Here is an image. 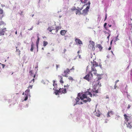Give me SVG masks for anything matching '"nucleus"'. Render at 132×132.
Instances as JSON below:
<instances>
[{
    "instance_id": "obj_9",
    "label": "nucleus",
    "mask_w": 132,
    "mask_h": 132,
    "mask_svg": "<svg viewBox=\"0 0 132 132\" xmlns=\"http://www.w3.org/2000/svg\"><path fill=\"white\" fill-rule=\"evenodd\" d=\"M91 92L93 94V95L94 96H97V95L96 94L98 93V89L97 90H95V89H92Z\"/></svg>"
},
{
    "instance_id": "obj_23",
    "label": "nucleus",
    "mask_w": 132,
    "mask_h": 132,
    "mask_svg": "<svg viewBox=\"0 0 132 132\" xmlns=\"http://www.w3.org/2000/svg\"><path fill=\"white\" fill-rule=\"evenodd\" d=\"M34 48V44L33 42L31 44V48L30 49V51L31 52H32Z\"/></svg>"
},
{
    "instance_id": "obj_3",
    "label": "nucleus",
    "mask_w": 132,
    "mask_h": 132,
    "mask_svg": "<svg viewBox=\"0 0 132 132\" xmlns=\"http://www.w3.org/2000/svg\"><path fill=\"white\" fill-rule=\"evenodd\" d=\"M88 95H89L90 97H92L93 95L90 92H87L85 93V94H83L82 96L80 97V98L82 100H83L84 98H87V96Z\"/></svg>"
},
{
    "instance_id": "obj_15",
    "label": "nucleus",
    "mask_w": 132,
    "mask_h": 132,
    "mask_svg": "<svg viewBox=\"0 0 132 132\" xmlns=\"http://www.w3.org/2000/svg\"><path fill=\"white\" fill-rule=\"evenodd\" d=\"M29 73L31 76L33 77L34 78H35L36 77V75L35 74H34L33 73V71L32 70H30Z\"/></svg>"
},
{
    "instance_id": "obj_39",
    "label": "nucleus",
    "mask_w": 132,
    "mask_h": 132,
    "mask_svg": "<svg viewBox=\"0 0 132 132\" xmlns=\"http://www.w3.org/2000/svg\"><path fill=\"white\" fill-rule=\"evenodd\" d=\"M97 81L98 82L97 85H99L100 86H101V84L100 83V82L99 81Z\"/></svg>"
},
{
    "instance_id": "obj_47",
    "label": "nucleus",
    "mask_w": 132,
    "mask_h": 132,
    "mask_svg": "<svg viewBox=\"0 0 132 132\" xmlns=\"http://www.w3.org/2000/svg\"><path fill=\"white\" fill-rule=\"evenodd\" d=\"M104 32L105 34H107L108 35V33H109L106 31H104Z\"/></svg>"
},
{
    "instance_id": "obj_38",
    "label": "nucleus",
    "mask_w": 132,
    "mask_h": 132,
    "mask_svg": "<svg viewBox=\"0 0 132 132\" xmlns=\"http://www.w3.org/2000/svg\"><path fill=\"white\" fill-rule=\"evenodd\" d=\"M108 36H107V39H109V37L110 36V33H108Z\"/></svg>"
},
{
    "instance_id": "obj_32",
    "label": "nucleus",
    "mask_w": 132,
    "mask_h": 132,
    "mask_svg": "<svg viewBox=\"0 0 132 132\" xmlns=\"http://www.w3.org/2000/svg\"><path fill=\"white\" fill-rule=\"evenodd\" d=\"M16 51L18 52L19 53V55H20V51L19 49H16Z\"/></svg>"
},
{
    "instance_id": "obj_52",
    "label": "nucleus",
    "mask_w": 132,
    "mask_h": 132,
    "mask_svg": "<svg viewBox=\"0 0 132 132\" xmlns=\"http://www.w3.org/2000/svg\"><path fill=\"white\" fill-rule=\"evenodd\" d=\"M23 12L22 11H21V13H20V14L21 15H22V13Z\"/></svg>"
},
{
    "instance_id": "obj_5",
    "label": "nucleus",
    "mask_w": 132,
    "mask_h": 132,
    "mask_svg": "<svg viewBox=\"0 0 132 132\" xmlns=\"http://www.w3.org/2000/svg\"><path fill=\"white\" fill-rule=\"evenodd\" d=\"M93 77V75L91 72H89V73L84 77V78L88 81H89Z\"/></svg>"
},
{
    "instance_id": "obj_18",
    "label": "nucleus",
    "mask_w": 132,
    "mask_h": 132,
    "mask_svg": "<svg viewBox=\"0 0 132 132\" xmlns=\"http://www.w3.org/2000/svg\"><path fill=\"white\" fill-rule=\"evenodd\" d=\"M86 98L87 100L83 101V102H84L85 103H86L87 102H90L91 101V99L89 98V97H88L87 96V98Z\"/></svg>"
},
{
    "instance_id": "obj_21",
    "label": "nucleus",
    "mask_w": 132,
    "mask_h": 132,
    "mask_svg": "<svg viewBox=\"0 0 132 132\" xmlns=\"http://www.w3.org/2000/svg\"><path fill=\"white\" fill-rule=\"evenodd\" d=\"M97 47L99 49L100 51H101L102 49V47L101 46V44H98L97 45Z\"/></svg>"
},
{
    "instance_id": "obj_29",
    "label": "nucleus",
    "mask_w": 132,
    "mask_h": 132,
    "mask_svg": "<svg viewBox=\"0 0 132 132\" xmlns=\"http://www.w3.org/2000/svg\"><path fill=\"white\" fill-rule=\"evenodd\" d=\"M5 33H4L3 31L1 30L0 31V36L3 35H4Z\"/></svg>"
},
{
    "instance_id": "obj_54",
    "label": "nucleus",
    "mask_w": 132,
    "mask_h": 132,
    "mask_svg": "<svg viewBox=\"0 0 132 132\" xmlns=\"http://www.w3.org/2000/svg\"><path fill=\"white\" fill-rule=\"evenodd\" d=\"M108 26H109V27H110L111 26V25L108 24Z\"/></svg>"
},
{
    "instance_id": "obj_14",
    "label": "nucleus",
    "mask_w": 132,
    "mask_h": 132,
    "mask_svg": "<svg viewBox=\"0 0 132 132\" xmlns=\"http://www.w3.org/2000/svg\"><path fill=\"white\" fill-rule=\"evenodd\" d=\"M131 122H128L126 123L127 127L129 129H131L132 127V126L131 124Z\"/></svg>"
},
{
    "instance_id": "obj_45",
    "label": "nucleus",
    "mask_w": 132,
    "mask_h": 132,
    "mask_svg": "<svg viewBox=\"0 0 132 132\" xmlns=\"http://www.w3.org/2000/svg\"><path fill=\"white\" fill-rule=\"evenodd\" d=\"M59 66V65H57V64H56V68L57 69L58 68Z\"/></svg>"
},
{
    "instance_id": "obj_37",
    "label": "nucleus",
    "mask_w": 132,
    "mask_h": 132,
    "mask_svg": "<svg viewBox=\"0 0 132 132\" xmlns=\"http://www.w3.org/2000/svg\"><path fill=\"white\" fill-rule=\"evenodd\" d=\"M68 78H69V79L70 80H73V78L71 77H70V76Z\"/></svg>"
},
{
    "instance_id": "obj_7",
    "label": "nucleus",
    "mask_w": 132,
    "mask_h": 132,
    "mask_svg": "<svg viewBox=\"0 0 132 132\" xmlns=\"http://www.w3.org/2000/svg\"><path fill=\"white\" fill-rule=\"evenodd\" d=\"M32 86L30 85L29 86L28 88L25 91V95H29L30 96V89H32Z\"/></svg>"
},
{
    "instance_id": "obj_26",
    "label": "nucleus",
    "mask_w": 132,
    "mask_h": 132,
    "mask_svg": "<svg viewBox=\"0 0 132 132\" xmlns=\"http://www.w3.org/2000/svg\"><path fill=\"white\" fill-rule=\"evenodd\" d=\"M48 44L47 42L44 41L43 42V45L44 46H45Z\"/></svg>"
},
{
    "instance_id": "obj_55",
    "label": "nucleus",
    "mask_w": 132,
    "mask_h": 132,
    "mask_svg": "<svg viewBox=\"0 0 132 132\" xmlns=\"http://www.w3.org/2000/svg\"><path fill=\"white\" fill-rule=\"evenodd\" d=\"M38 44H36V46L37 49L38 48Z\"/></svg>"
},
{
    "instance_id": "obj_42",
    "label": "nucleus",
    "mask_w": 132,
    "mask_h": 132,
    "mask_svg": "<svg viewBox=\"0 0 132 132\" xmlns=\"http://www.w3.org/2000/svg\"><path fill=\"white\" fill-rule=\"evenodd\" d=\"M114 89H116L117 87V84H115L114 86Z\"/></svg>"
},
{
    "instance_id": "obj_53",
    "label": "nucleus",
    "mask_w": 132,
    "mask_h": 132,
    "mask_svg": "<svg viewBox=\"0 0 132 132\" xmlns=\"http://www.w3.org/2000/svg\"><path fill=\"white\" fill-rule=\"evenodd\" d=\"M112 40L111 41V42H110V45H111H111H112Z\"/></svg>"
},
{
    "instance_id": "obj_59",
    "label": "nucleus",
    "mask_w": 132,
    "mask_h": 132,
    "mask_svg": "<svg viewBox=\"0 0 132 132\" xmlns=\"http://www.w3.org/2000/svg\"><path fill=\"white\" fill-rule=\"evenodd\" d=\"M106 16H105V20H106Z\"/></svg>"
},
{
    "instance_id": "obj_61",
    "label": "nucleus",
    "mask_w": 132,
    "mask_h": 132,
    "mask_svg": "<svg viewBox=\"0 0 132 132\" xmlns=\"http://www.w3.org/2000/svg\"><path fill=\"white\" fill-rule=\"evenodd\" d=\"M15 34H17V31H16V32H15Z\"/></svg>"
},
{
    "instance_id": "obj_64",
    "label": "nucleus",
    "mask_w": 132,
    "mask_h": 132,
    "mask_svg": "<svg viewBox=\"0 0 132 132\" xmlns=\"http://www.w3.org/2000/svg\"><path fill=\"white\" fill-rule=\"evenodd\" d=\"M82 104V102H81V103H80V104Z\"/></svg>"
},
{
    "instance_id": "obj_63",
    "label": "nucleus",
    "mask_w": 132,
    "mask_h": 132,
    "mask_svg": "<svg viewBox=\"0 0 132 132\" xmlns=\"http://www.w3.org/2000/svg\"><path fill=\"white\" fill-rule=\"evenodd\" d=\"M95 81H94V82H93V84H94V83H95Z\"/></svg>"
},
{
    "instance_id": "obj_28",
    "label": "nucleus",
    "mask_w": 132,
    "mask_h": 132,
    "mask_svg": "<svg viewBox=\"0 0 132 132\" xmlns=\"http://www.w3.org/2000/svg\"><path fill=\"white\" fill-rule=\"evenodd\" d=\"M88 0H80L82 3H86Z\"/></svg>"
},
{
    "instance_id": "obj_6",
    "label": "nucleus",
    "mask_w": 132,
    "mask_h": 132,
    "mask_svg": "<svg viewBox=\"0 0 132 132\" xmlns=\"http://www.w3.org/2000/svg\"><path fill=\"white\" fill-rule=\"evenodd\" d=\"M89 43L90 44L89 45V48L92 49V50H94L95 49L94 42L93 41H90Z\"/></svg>"
},
{
    "instance_id": "obj_25",
    "label": "nucleus",
    "mask_w": 132,
    "mask_h": 132,
    "mask_svg": "<svg viewBox=\"0 0 132 132\" xmlns=\"http://www.w3.org/2000/svg\"><path fill=\"white\" fill-rule=\"evenodd\" d=\"M96 75L98 77V80H98H99L101 79V76L100 75L98 74H97Z\"/></svg>"
},
{
    "instance_id": "obj_24",
    "label": "nucleus",
    "mask_w": 132,
    "mask_h": 132,
    "mask_svg": "<svg viewBox=\"0 0 132 132\" xmlns=\"http://www.w3.org/2000/svg\"><path fill=\"white\" fill-rule=\"evenodd\" d=\"M55 81L54 80H53V85L54 87H56L57 86V84L56 83H55Z\"/></svg>"
},
{
    "instance_id": "obj_10",
    "label": "nucleus",
    "mask_w": 132,
    "mask_h": 132,
    "mask_svg": "<svg viewBox=\"0 0 132 132\" xmlns=\"http://www.w3.org/2000/svg\"><path fill=\"white\" fill-rule=\"evenodd\" d=\"M61 27L60 26H56L55 29H54V30L55 31V32H52V33L53 34H55L56 33H57L58 32L59 29H61Z\"/></svg>"
},
{
    "instance_id": "obj_8",
    "label": "nucleus",
    "mask_w": 132,
    "mask_h": 132,
    "mask_svg": "<svg viewBox=\"0 0 132 132\" xmlns=\"http://www.w3.org/2000/svg\"><path fill=\"white\" fill-rule=\"evenodd\" d=\"M57 93H61L62 94V93H65L67 92L66 88H60L59 90H57L56 91Z\"/></svg>"
},
{
    "instance_id": "obj_11",
    "label": "nucleus",
    "mask_w": 132,
    "mask_h": 132,
    "mask_svg": "<svg viewBox=\"0 0 132 132\" xmlns=\"http://www.w3.org/2000/svg\"><path fill=\"white\" fill-rule=\"evenodd\" d=\"M75 41L76 42L77 44H79L80 45V44H82V43L81 40L78 38H76L75 39Z\"/></svg>"
},
{
    "instance_id": "obj_2",
    "label": "nucleus",
    "mask_w": 132,
    "mask_h": 132,
    "mask_svg": "<svg viewBox=\"0 0 132 132\" xmlns=\"http://www.w3.org/2000/svg\"><path fill=\"white\" fill-rule=\"evenodd\" d=\"M90 2L89 1L88 2L87 4H86V5H88L86 8L82 11V12L81 13V14H84V15H86L89 11V9L90 8Z\"/></svg>"
},
{
    "instance_id": "obj_44",
    "label": "nucleus",
    "mask_w": 132,
    "mask_h": 132,
    "mask_svg": "<svg viewBox=\"0 0 132 132\" xmlns=\"http://www.w3.org/2000/svg\"><path fill=\"white\" fill-rule=\"evenodd\" d=\"M119 81V80H117L115 82V84H117V83Z\"/></svg>"
},
{
    "instance_id": "obj_27",
    "label": "nucleus",
    "mask_w": 132,
    "mask_h": 132,
    "mask_svg": "<svg viewBox=\"0 0 132 132\" xmlns=\"http://www.w3.org/2000/svg\"><path fill=\"white\" fill-rule=\"evenodd\" d=\"M39 40V38L38 36L37 37V39L36 42V44H38Z\"/></svg>"
},
{
    "instance_id": "obj_19",
    "label": "nucleus",
    "mask_w": 132,
    "mask_h": 132,
    "mask_svg": "<svg viewBox=\"0 0 132 132\" xmlns=\"http://www.w3.org/2000/svg\"><path fill=\"white\" fill-rule=\"evenodd\" d=\"M47 30L50 32H51L52 31L54 30L53 27L52 26L49 27L47 28Z\"/></svg>"
},
{
    "instance_id": "obj_43",
    "label": "nucleus",
    "mask_w": 132,
    "mask_h": 132,
    "mask_svg": "<svg viewBox=\"0 0 132 132\" xmlns=\"http://www.w3.org/2000/svg\"><path fill=\"white\" fill-rule=\"evenodd\" d=\"M69 85H68V84H67V85H65L64 86V87H69Z\"/></svg>"
},
{
    "instance_id": "obj_30",
    "label": "nucleus",
    "mask_w": 132,
    "mask_h": 132,
    "mask_svg": "<svg viewBox=\"0 0 132 132\" xmlns=\"http://www.w3.org/2000/svg\"><path fill=\"white\" fill-rule=\"evenodd\" d=\"M2 31H3L4 33L6 31V28H5L2 29L1 30Z\"/></svg>"
},
{
    "instance_id": "obj_40",
    "label": "nucleus",
    "mask_w": 132,
    "mask_h": 132,
    "mask_svg": "<svg viewBox=\"0 0 132 132\" xmlns=\"http://www.w3.org/2000/svg\"><path fill=\"white\" fill-rule=\"evenodd\" d=\"M33 28V26H32L31 28H30V29H28V30L29 31L31 30Z\"/></svg>"
},
{
    "instance_id": "obj_49",
    "label": "nucleus",
    "mask_w": 132,
    "mask_h": 132,
    "mask_svg": "<svg viewBox=\"0 0 132 132\" xmlns=\"http://www.w3.org/2000/svg\"><path fill=\"white\" fill-rule=\"evenodd\" d=\"M130 107V106L129 105H128V107H127V109H129Z\"/></svg>"
},
{
    "instance_id": "obj_34",
    "label": "nucleus",
    "mask_w": 132,
    "mask_h": 132,
    "mask_svg": "<svg viewBox=\"0 0 132 132\" xmlns=\"http://www.w3.org/2000/svg\"><path fill=\"white\" fill-rule=\"evenodd\" d=\"M25 95L26 96H25V99H24V100L26 101L28 99V96H29V95Z\"/></svg>"
},
{
    "instance_id": "obj_33",
    "label": "nucleus",
    "mask_w": 132,
    "mask_h": 132,
    "mask_svg": "<svg viewBox=\"0 0 132 132\" xmlns=\"http://www.w3.org/2000/svg\"><path fill=\"white\" fill-rule=\"evenodd\" d=\"M4 24V22L2 21L0 22V25H2Z\"/></svg>"
},
{
    "instance_id": "obj_60",
    "label": "nucleus",
    "mask_w": 132,
    "mask_h": 132,
    "mask_svg": "<svg viewBox=\"0 0 132 132\" xmlns=\"http://www.w3.org/2000/svg\"><path fill=\"white\" fill-rule=\"evenodd\" d=\"M88 68H89V66H88L87 67V69H88Z\"/></svg>"
},
{
    "instance_id": "obj_46",
    "label": "nucleus",
    "mask_w": 132,
    "mask_h": 132,
    "mask_svg": "<svg viewBox=\"0 0 132 132\" xmlns=\"http://www.w3.org/2000/svg\"><path fill=\"white\" fill-rule=\"evenodd\" d=\"M78 57L80 59L81 58V55H79V54H78Z\"/></svg>"
},
{
    "instance_id": "obj_51",
    "label": "nucleus",
    "mask_w": 132,
    "mask_h": 132,
    "mask_svg": "<svg viewBox=\"0 0 132 132\" xmlns=\"http://www.w3.org/2000/svg\"><path fill=\"white\" fill-rule=\"evenodd\" d=\"M111 46H110V47L108 48V50H111Z\"/></svg>"
},
{
    "instance_id": "obj_31",
    "label": "nucleus",
    "mask_w": 132,
    "mask_h": 132,
    "mask_svg": "<svg viewBox=\"0 0 132 132\" xmlns=\"http://www.w3.org/2000/svg\"><path fill=\"white\" fill-rule=\"evenodd\" d=\"M107 23H104V27L105 28V29L106 30H107V28L106 27V26L107 25Z\"/></svg>"
},
{
    "instance_id": "obj_62",
    "label": "nucleus",
    "mask_w": 132,
    "mask_h": 132,
    "mask_svg": "<svg viewBox=\"0 0 132 132\" xmlns=\"http://www.w3.org/2000/svg\"><path fill=\"white\" fill-rule=\"evenodd\" d=\"M111 52H112V53L113 54V52L112 51H111Z\"/></svg>"
},
{
    "instance_id": "obj_17",
    "label": "nucleus",
    "mask_w": 132,
    "mask_h": 132,
    "mask_svg": "<svg viewBox=\"0 0 132 132\" xmlns=\"http://www.w3.org/2000/svg\"><path fill=\"white\" fill-rule=\"evenodd\" d=\"M3 11L0 8V18H2L3 17Z\"/></svg>"
},
{
    "instance_id": "obj_35",
    "label": "nucleus",
    "mask_w": 132,
    "mask_h": 132,
    "mask_svg": "<svg viewBox=\"0 0 132 132\" xmlns=\"http://www.w3.org/2000/svg\"><path fill=\"white\" fill-rule=\"evenodd\" d=\"M60 83H61V84L63 83L64 82L63 80V79L62 78V79H60Z\"/></svg>"
},
{
    "instance_id": "obj_50",
    "label": "nucleus",
    "mask_w": 132,
    "mask_h": 132,
    "mask_svg": "<svg viewBox=\"0 0 132 132\" xmlns=\"http://www.w3.org/2000/svg\"><path fill=\"white\" fill-rule=\"evenodd\" d=\"M2 68H4L5 66V65L3 64H2Z\"/></svg>"
},
{
    "instance_id": "obj_22",
    "label": "nucleus",
    "mask_w": 132,
    "mask_h": 132,
    "mask_svg": "<svg viewBox=\"0 0 132 132\" xmlns=\"http://www.w3.org/2000/svg\"><path fill=\"white\" fill-rule=\"evenodd\" d=\"M76 14H78L79 15H80L81 14V12L79 10L76 9Z\"/></svg>"
},
{
    "instance_id": "obj_13",
    "label": "nucleus",
    "mask_w": 132,
    "mask_h": 132,
    "mask_svg": "<svg viewBox=\"0 0 132 132\" xmlns=\"http://www.w3.org/2000/svg\"><path fill=\"white\" fill-rule=\"evenodd\" d=\"M114 114V112L112 111H109L108 113L107 117H110V115H112Z\"/></svg>"
},
{
    "instance_id": "obj_16",
    "label": "nucleus",
    "mask_w": 132,
    "mask_h": 132,
    "mask_svg": "<svg viewBox=\"0 0 132 132\" xmlns=\"http://www.w3.org/2000/svg\"><path fill=\"white\" fill-rule=\"evenodd\" d=\"M67 32V31L65 30H61L60 31V34L62 36H64L65 35Z\"/></svg>"
},
{
    "instance_id": "obj_41",
    "label": "nucleus",
    "mask_w": 132,
    "mask_h": 132,
    "mask_svg": "<svg viewBox=\"0 0 132 132\" xmlns=\"http://www.w3.org/2000/svg\"><path fill=\"white\" fill-rule=\"evenodd\" d=\"M96 115L98 117H99L100 115V114L99 113H98V114H96Z\"/></svg>"
},
{
    "instance_id": "obj_12",
    "label": "nucleus",
    "mask_w": 132,
    "mask_h": 132,
    "mask_svg": "<svg viewBox=\"0 0 132 132\" xmlns=\"http://www.w3.org/2000/svg\"><path fill=\"white\" fill-rule=\"evenodd\" d=\"M124 116L125 117V121L127 122H128L129 120V119L130 118V117L127 116L126 114H125Z\"/></svg>"
},
{
    "instance_id": "obj_4",
    "label": "nucleus",
    "mask_w": 132,
    "mask_h": 132,
    "mask_svg": "<svg viewBox=\"0 0 132 132\" xmlns=\"http://www.w3.org/2000/svg\"><path fill=\"white\" fill-rule=\"evenodd\" d=\"M75 69V67L74 66H73L71 69H69L68 68H67L66 69V70H64V75L63 76L64 77H68V74H69V72H70V71H73Z\"/></svg>"
},
{
    "instance_id": "obj_58",
    "label": "nucleus",
    "mask_w": 132,
    "mask_h": 132,
    "mask_svg": "<svg viewBox=\"0 0 132 132\" xmlns=\"http://www.w3.org/2000/svg\"><path fill=\"white\" fill-rule=\"evenodd\" d=\"M106 98H109L108 96H107L106 97Z\"/></svg>"
},
{
    "instance_id": "obj_57",
    "label": "nucleus",
    "mask_w": 132,
    "mask_h": 132,
    "mask_svg": "<svg viewBox=\"0 0 132 132\" xmlns=\"http://www.w3.org/2000/svg\"><path fill=\"white\" fill-rule=\"evenodd\" d=\"M130 75L131 76H132V71H131L130 73Z\"/></svg>"
},
{
    "instance_id": "obj_48",
    "label": "nucleus",
    "mask_w": 132,
    "mask_h": 132,
    "mask_svg": "<svg viewBox=\"0 0 132 132\" xmlns=\"http://www.w3.org/2000/svg\"><path fill=\"white\" fill-rule=\"evenodd\" d=\"M34 80H35V79H34V78H33V79H32V80H31V82H30V83H31V81H33V82H34Z\"/></svg>"
},
{
    "instance_id": "obj_20",
    "label": "nucleus",
    "mask_w": 132,
    "mask_h": 132,
    "mask_svg": "<svg viewBox=\"0 0 132 132\" xmlns=\"http://www.w3.org/2000/svg\"><path fill=\"white\" fill-rule=\"evenodd\" d=\"M75 100L76 102V104H80L79 103H78V102L80 100V98H79V97H77Z\"/></svg>"
},
{
    "instance_id": "obj_56",
    "label": "nucleus",
    "mask_w": 132,
    "mask_h": 132,
    "mask_svg": "<svg viewBox=\"0 0 132 132\" xmlns=\"http://www.w3.org/2000/svg\"><path fill=\"white\" fill-rule=\"evenodd\" d=\"M80 53V51H78L77 53H78V54H79V53Z\"/></svg>"
},
{
    "instance_id": "obj_1",
    "label": "nucleus",
    "mask_w": 132,
    "mask_h": 132,
    "mask_svg": "<svg viewBox=\"0 0 132 132\" xmlns=\"http://www.w3.org/2000/svg\"><path fill=\"white\" fill-rule=\"evenodd\" d=\"M92 66H91V71L89 72H93V73L95 75H97V70L95 67H98V65L96 61H94V60L92 62Z\"/></svg>"
},
{
    "instance_id": "obj_36",
    "label": "nucleus",
    "mask_w": 132,
    "mask_h": 132,
    "mask_svg": "<svg viewBox=\"0 0 132 132\" xmlns=\"http://www.w3.org/2000/svg\"><path fill=\"white\" fill-rule=\"evenodd\" d=\"M58 77L59 78V79H62V78H63L62 77L61 75H59L58 76Z\"/></svg>"
}]
</instances>
